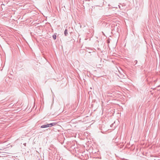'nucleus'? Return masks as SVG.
Listing matches in <instances>:
<instances>
[{"mask_svg": "<svg viewBox=\"0 0 160 160\" xmlns=\"http://www.w3.org/2000/svg\"><path fill=\"white\" fill-rule=\"evenodd\" d=\"M48 127H49V124H47L43 125L41 126V128H48Z\"/></svg>", "mask_w": 160, "mask_h": 160, "instance_id": "obj_1", "label": "nucleus"}, {"mask_svg": "<svg viewBox=\"0 0 160 160\" xmlns=\"http://www.w3.org/2000/svg\"><path fill=\"white\" fill-rule=\"evenodd\" d=\"M57 124V123L54 122L49 124V127H51L54 126Z\"/></svg>", "mask_w": 160, "mask_h": 160, "instance_id": "obj_2", "label": "nucleus"}, {"mask_svg": "<svg viewBox=\"0 0 160 160\" xmlns=\"http://www.w3.org/2000/svg\"><path fill=\"white\" fill-rule=\"evenodd\" d=\"M64 34L65 36H67L68 34V30L67 29H66L64 31Z\"/></svg>", "mask_w": 160, "mask_h": 160, "instance_id": "obj_3", "label": "nucleus"}, {"mask_svg": "<svg viewBox=\"0 0 160 160\" xmlns=\"http://www.w3.org/2000/svg\"><path fill=\"white\" fill-rule=\"evenodd\" d=\"M52 37H53V39L54 40H55L56 39V35H53L52 36Z\"/></svg>", "mask_w": 160, "mask_h": 160, "instance_id": "obj_4", "label": "nucleus"}, {"mask_svg": "<svg viewBox=\"0 0 160 160\" xmlns=\"http://www.w3.org/2000/svg\"><path fill=\"white\" fill-rule=\"evenodd\" d=\"M137 60H135L134 61V63H135V64H136L137 63Z\"/></svg>", "mask_w": 160, "mask_h": 160, "instance_id": "obj_5", "label": "nucleus"}, {"mask_svg": "<svg viewBox=\"0 0 160 160\" xmlns=\"http://www.w3.org/2000/svg\"><path fill=\"white\" fill-rule=\"evenodd\" d=\"M113 124H112L111 125V126L112 127V126H113Z\"/></svg>", "mask_w": 160, "mask_h": 160, "instance_id": "obj_6", "label": "nucleus"}, {"mask_svg": "<svg viewBox=\"0 0 160 160\" xmlns=\"http://www.w3.org/2000/svg\"><path fill=\"white\" fill-rule=\"evenodd\" d=\"M1 149H0V150H1Z\"/></svg>", "mask_w": 160, "mask_h": 160, "instance_id": "obj_7", "label": "nucleus"}]
</instances>
